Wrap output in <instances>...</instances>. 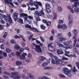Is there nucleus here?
Segmentation results:
<instances>
[{"label": "nucleus", "mask_w": 79, "mask_h": 79, "mask_svg": "<svg viewBox=\"0 0 79 79\" xmlns=\"http://www.w3.org/2000/svg\"><path fill=\"white\" fill-rule=\"evenodd\" d=\"M32 49H34V50L35 52H36L37 53H42V51L40 46L36 45L34 43H32L31 45Z\"/></svg>", "instance_id": "nucleus-1"}, {"label": "nucleus", "mask_w": 79, "mask_h": 79, "mask_svg": "<svg viewBox=\"0 0 79 79\" xmlns=\"http://www.w3.org/2000/svg\"><path fill=\"white\" fill-rule=\"evenodd\" d=\"M71 69L69 70L68 68H64L63 69V73L65 74V75L68 76L69 77H71Z\"/></svg>", "instance_id": "nucleus-2"}, {"label": "nucleus", "mask_w": 79, "mask_h": 79, "mask_svg": "<svg viewBox=\"0 0 79 79\" xmlns=\"http://www.w3.org/2000/svg\"><path fill=\"white\" fill-rule=\"evenodd\" d=\"M11 77L14 79H19L21 78V76L19 75V73L18 72H11Z\"/></svg>", "instance_id": "nucleus-3"}, {"label": "nucleus", "mask_w": 79, "mask_h": 79, "mask_svg": "<svg viewBox=\"0 0 79 79\" xmlns=\"http://www.w3.org/2000/svg\"><path fill=\"white\" fill-rule=\"evenodd\" d=\"M54 58L55 60H54L53 58H52V64H60V60H59V59L56 56H54Z\"/></svg>", "instance_id": "nucleus-4"}, {"label": "nucleus", "mask_w": 79, "mask_h": 79, "mask_svg": "<svg viewBox=\"0 0 79 79\" xmlns=\"http://www.w3.org/2000/svg\"><path fill=\"white\" fill-rule=\"evenodd\" d=\"M73 15H70L69 16V23L68 25L69 26H71L73 24Z\"/></svg>", "instance_id": "nucleus-5"}, {"label": "nucleus", "mask_w": 79, "mask_h": 79, "mask_svg": "<svg viewBox=\"0 0 79 79\" xmlns=\"http://www.w3.org/2000/svg\"><path fill=\"white\" fill-rule=\"evenodd\" d=\"M35 15H36L39 16H44L45 15V14L43 10H41L40 12H39L38 11H35Z\"/></svg>", "instance_id": "nucleus-6"}, {"label": "nucleus", "mask_w": 79, "mask_h": 79, "mask_svg": "<svg viewBox=\"0 0 79 79\" xmlns=\"http://www.w3.org/2000/svg\"><path fill=\"white\" fill-rule=\"evenodd\" d=\"M34 5L36 7V10L39 9V5L41 6H42V3H41V2H37V1H35L34 2Z\"/></svg>", "instance_id": "nucleus-7"}, {"label": "nucleus", "mask_w": 79, "mask_h": 79, "mask_svg": "<svg viewBox=\"0 0 79 79\" xmlns=\"http://www.w3.org/2000/svg\"><path fill=\"white\" fill-rule=\"evenodd\" d=\"M73 8H74V11L75 13H79V8L77 7V5L74 4L72 5Z\"/></svg>", "instance_id": "nucleus-8"}, {"label": "nucleus", "mask_w": 79, "mask_h": 79, "mask_svg": "<svg viewBox=\"0 0 79 79\" xmlns=\"http://www.w3.org/2000/svg\"><path fill=\"white\" fill-rule=\"evenodd\" d=\"M26 56H27V54L26 53H23V54L20 56L19 58L22 60H25L26 59Z\"/></svg>", "instance_id": "nucleus-9"}, {"label": "nucleus", "mask_w": 79, "mask_h": 79, "mask_svg": "<svg viewBox=\"0 0 79 79\" xmlns=\"http://www.w3.org/2000/svg\"><path fill=\"white\" fill-rule=\"evenodd\" d=\"M72 42L71 41V40H70L67 42L64 41L63 43V44L65 46H67V47H68V46H69L70 44H72Z\"/></svg>", "instance_id": "nucleus-10"}, {"label": "nucleus", "mask_w": 79, "mask_h": 79, "mask_svg": "<svg viewBox=\"0 0 79 79\" xmlns=\"http://www.w3.org/2000/svg\"><path fill=\"white\" fill-rule=\"evenodd\" d=\"M18 14L16 13H14L12 15V18H14L15 21H16V19L18 18Z\"/></svg>", "instance_id": "nucleus-11"}, {"label": "nucleus", "mask_w": 79, "mask_h": 79, "mask_svg": "<svg viewBox=\"0 0 79 79\" xmlns=\"http://www.w3.org/2000/svg\"><path fill=\"white\" fill-rule=\"evenodd\" d=\"M73 39H75L73 41V47H75V45L77 42V38H76V35H75L73 37Z\"/></svg>", "instance_id": "nucleus-12"}, {"label": "nucleus", "mask_w": 79, "mask_h": 79, "mask_svg": "<svg viewBox=\"0 0 79 79\" xmlns=\"http://www.w3.org/2000/svg\"><path fill=\"white\" fill-rule=\"evenodd\" d=\"M57 53L58 55H62L63 54V51L62 50L59 49L57 50Z\"/></svg>", "instance_id": "nucleus-13"}, {"label": "nucleus", "mask_w": 79, "mask_h": 79, "mask_svg": "<svg viewBox=\"0 0 79 79\" xmlns=\"http://www.w3.org/2000/svg\"><path fill=\"white\" fill-rule=\"evenodd\" d=\"M15 64L17 66H21L22 64V62L19 60H17L15 62Z\"/></svg>", "instance_id": "nucleus-14"}, {"label": "nucleus", "mask_w": 79, "mask_h": 79, "mask_svg": "<svg viewBox=\"0 0 79 79\" xmlns=\"http://www.w3.org/2000/svg\"><path fill=\"white\" fill-rule=\"evenodd\" d=\"M63 10V8L61 6H59L57 7V11L58 12H61Z\"/></svg>", "instance_id": "nucleus-15"}, {"label": "nucleus", "mask_w": 79, "mask_h": 79, "mask_svg": "<svg viewBox=\"0 0 79 79\" xmlns=\"http://www.w3.org/2000/svg\"><path fill=\"white\" fill-rule=\"evenodd\" d=\"M45 7L46 9H49L51 8V6L50 4L48 3H46Z\"/></svg>", "instance_id": "nucleus-16"}, {"label": "nucleus", "mask_w": 79, "mask_h": 79, "mask_svg": "<svg viewBox=\"0 0 79 79\" xmlns=\"http://www.w3.org/2000/svg\"><path fill=\"white\" fill-rule=\"evenodd\" d=\"M57 45L59 47H61V48H64V46L63 44L60 43H57Z\"/></svg>", "instance_id": "nucleus-17"}, {"label": "nucleus", "mask_w": 79, "mask_h": 79, "mask_svg": "<svg viewBox=\"0 0 79 79\" xmlns=\"http://www.w3.org/2000/svg\"><path fill=\"white\" fill-rule=\"evenodd\" d=\"M17 20L18 23H20L21 24L23 23V19L21 18H18L17 19Z\"/></svg>", "instance_id": "nucleus-18"}, {"label": "nucleus", "mask_w": 79, "mask_h": 79, "mask_svg": "<svg viewBox=\"0 0 79 79\" xmlns=\"http://www.w3.org/2000/svg\"><path fill=\"white\" fill-rule=\"evenodd\" d=\"M72 32H73L74 34L75 35H77V33H78V31H77V30L74 29V30H73L72 31Z\"/></svg>", "instance_id": "nucleus-19"}, {"label": "nucleus", "mask_w": 79, "mask_h": 79, "mask_svg": "<svg viewBox=\"0 0 79 79\" xmlns=\"http://www.w3.org/2000/svg\"><path fill=\"white\" fill-rule=\"evenodd\" d=\"M9 19L8 22L10 24H12V23H13V21H12V19L11 18V17H10V15L9 16Z\"/></svg>", "instance_id": "nucleus-20"}, {"label": "nucleus", "mask_w": 79, "mask_h": 79, "mask_svg": "<svg viewBox=\"0 0 79 79\" xmlns=\"http://www.w3.org/2000/svg\"><path fill=\"white\" fill-rule=\"evenodd\" d=\"M67 56L68 57H75V58L77 57L75 54H74L73 55L70 54V55H68Z\"/></svg>", "instance_id": "nucleus-21"}, {"label": "nucleus", "mask_w": 79, "mask_h": 79, "mask_svg": "<svg viewBox=\"0 0 79 79\" xmlns=\"http://www.w3.org/2000/svg\"><path fill=\"white\" fill-rule=\"evenodd\" d=\"M14 47L15 49H16V50H18L20 48V47L18 45L16 44L14 45Z\"/></svg>", "instance_id": "nucleus-22"}, {"label": "nucleus", "mask_w": 79, "mask_h": 79, "mask_svg": "<svg viewBox=\"0 0 79 79\" xmlns=\"http://www.w3.org/2000/svg\"><path fill=\"white\" fill-rule=\"evenodd\" d=\"M25 27L26 28H29V29H32V27H31V26L29 25L28 24L26 25L25 26Z\"/></svg>", "instance_id": "nucleus-23"}, {"label": "nucleus", "mask_w": 79, "mask_h": 79, "mask_svg": "<svg viewBox=\"0 0 79 79\" xmlns=\"http://www.w3.org/2000/svg\"><path fill=\"white\" fill-rule=\"evenodd\" d=\"M62 28L63 29H66L67 28V26L65 25V24H64L62 25Z\"/></svg>", "instance_id": "nucleus-24"}, {"label": "nucleus", "mask_w": 79, "mask_h": 79, "mask_svg": "<svg viewBox=\"0 0 79 79\" xmlns=\"http://www.w3.org/2000/svg\"><path fill=\"white\" fill-rule=\"evenodd\" d=\"M31 30H33V31H35V32H39V31H38V30L37 29V28L34 27H32V28Z\"/></svg>", "instance_id": "nucleus-25"}, {"label": "nucleus", "mask_w": 79, "mask_h": 79, "mask_svg": "<svg viewBox=\"0 0 79 79\" xmlns=\"http://www.w3.org/2000/svg\"><path fill=\"white\" fill-rule=\"evenodd\" d=\"M39 58L41 61H44V60L45 59V57L43 56H40Z\"/></svg>", "instance_id": "nucleus-26"}, {"label": "nucleus", "mask_w": 79, "mask_h": 79, "mask_svg": "<svg viewBox=\"0 0 79 79\" xmlns=\"http://www.w3.org/2000/svg\"><path fill=\"white\" fill-rule=\"evenodd\" d=\"M6 51L7 53H10L11 52V50L9 48H6Z\"/></svg>", "instance_id": "nucleus-27"}, {"label": "nucleus", "mask_w": 79, "mask_h": 79, "mask_svg": "<svg viewBox=\"0 0 79 79\" xmlns=\"http://www.w3.org/2000/svg\"><path fill=\"white\" fill-rule=\"evenodd\" d=\"M59 40L60 41H63L65 40V39L64 38H63V37L61 36V37L59 38Z\"/></svg>", "instance_id": "nucleus-28"}, {"label": "nucleus", "mask_w": 79, "mask_h": 79, "mask_svg": "<svg viewBox=\"0 0 79 79\" xmlns=\"http://www.w3.org/2000/svg\"><path fill=\"white\" fill-rule=\"evenodd\" d=\"M48 64V63L46 62H44V63H43L42 65L43 67H44V66H47Z\"/></svg>", "instance_id": "nucleus-29"}, {"label": "nucleus", "mask_w": 79, "mask_h": 79, "mask_svg": "<svg viewBox=\"0 0 79 79\" xmlns=\"http://www.w3.org/2000/svg\"><path fill=\"white\" fill-rule=\"evenodd\" d=\"M21 45L22 47H24L26 46V44L24 42L22 41L21 42Z\"/></svg>", "instance_id": "nucleus-30"}, {"label": "nucleus", "mask_w": 79, "mask_h": 79, "mask_svg": "<svg viewBox=\"0 0 79 79\" xmlns=\"http://www.w3.org/2000/svg\"><path fill=\"white\" fill-rule=\"evenodd\" d=\"M23 72L25 74H27V73H28L29 72V70L27 69L24 70H23Z\"/></svg>", "instance_id": "nucleus-31"}, {"label": "nucleus", "mask_w": 79, "mask_h": 79, "mask_svg": "<svg viewBox=\"0 0 79 79\" xmlns=\"http://www.w3.org/2000/svg\"><path fill=\"white\" fill-rule=\"evenodd\" d=\"M10 43L14 44H16V42H15V40L14 39H12L10 40Z\"/></svg>", "instance_id": "nucleus-32"}, {"label": "nucleus", "mask_w": 79, "mask_h": 79, "mask_svg": "<svg viewBox=\"0 0 79 79\" xmlns=\"http://www.w3.org/2000/svg\"><path fill=\"white\" fill-rule=\"evenodd\" d=\"M3 73L4 74H6V75H8V76H10V77H11V76H10V73H8V72H4Z\"/></svg>", "instance_id": "nucleus-33"}, {"label": "nucleus", "mask_w": 79, "mask_h": 79, "mask_svg": "<svg viewBox=\"0 0 79 79\" xmlns=\"http://www.w3.org/2000/svg\"><path fill=\"white\" fill-rule=\"evenodd\" d=\"M21 15L22 16H23V17H25L26 16H27V14H25L24 13H22L21 14Z\"/></svg>", "instance_id": "nucleus-34"}, {"label": "nucleus", "mask_w": 79, "mask_h": 79, "mask_svg": "<svg viewBox=\"0 0 79 79\" xmlns=\"http://www.w3.org/2000/svg\"><path fill=\"white\" fill-rule=\"evenodd\" d=\"M7 34H8L7 33V32H5L3 36V38H4V39H5L6 37L7 36Z\"/></svg>", "instance_id": "nucleus-35"}, {"label": "nucleus", "mask_w": 79, "mask_h": 79, "mask_svg": "<svg viewBox=\"0 0 79 79\" xmlns=\"http://www.w3.org/2000/svg\"><path fill=\"white\" fill-rule=\"evenodd\" d=\"M46 24L48 26H50V25H51V22L50 21L47 22L46 23Z\"/></svg>", "instance_id": "nucleus-36"}, {"label": "nucleus", "mask_w": 79, "mask_h": 79, "mask_svg": "<svg viewBox=\"0 0 79 79\" xmlns=\"http://www.w3.org/2000/svg\"><path fill=\"white\" fill-rule=\"evenodd\" d=\"M53 14L54 16V19H56V17H57V15H56V13L54 12L53 13Z\"/></svg>", "instance_id": "nucleus-37"}, {"label": "nucleus", "mask_w": 79, "mask_h": 79, "mask_svg": "<svg viewBox=\"0 0 79 79\" xmlns=\"http://www.w3.org/2000/svg\"><path fill=\"white\" fill-rule=\"evenodd\" d=\"M28 18L29 19H33V16L32 15H29L28 16Z\"/></svg>", "instance_id": "nucleus-38"}, {"label": "nucleus", "mask_w": 79, "mask_h": 79, "mask_svg": "<svg viewBox=\"0 0 79 79\" xmlns=\"http://www.w3.org/2000/svg\"><path fill=\"white\" fill-rule=\"evenodd\" d=\"M50 67H45L44 68V69H45V70H47V69H50Z\"/></svg>", "instance_id": "nucleus-39"}, {"label": "nucleus", "mask_w": 79, "mask_h": 79, "mask_svg": "<svg viewBox=\"0 0 79 79\" xmlns=\"http://www.w3.org/2000/svg\"><path fill=\"white\" fill-rule=\"evenodd\" d=\"M41 19H40V17H37L36 19V21H41Z\"/></svg>", "instance_id": "nucleus-40"}, {"label": "nucleus", "mask_w": 79, "mask_h": 79, "mask_svg": "<svg viewBox=\"0 0 79 79\" xmlns=\"http://www.w3.org/2000/svg\"><path fill=\"white\" fill-rule=\"evenodd\" d=\"M69 53H70V52L66 51L65 50V55H66V56H67L68 55H68V54H69Z\"/></svg>", "instance_id": "nucleus-41"}, {"label": "nucleus", "mask_w": 79, "mask_h": 79, "mask_svg": "<svg viewBox=\"0 0 79 79\" xmlns=\"http://www.w3.org/2000/svg\"><path fill=\"white\" fill-rule=\"evenodd\" d=\"M52 3H56L58 2L57 0H52L51 1Z\"/></svg>", "instance_id": "nucleus-42"}, {"label": "nucleus", "mask_w": 79, "mask_h": 79, "mask_svg": "<svg viewBox=\"0 0 79 79\" xmlns=\"http://www.w3.org/2000/svg\"><path fill=\"white\" fill-rule=\"evenodd\" d=\"M14 37L15 39H20L21 38V36H18L17 35H15L14 36Z\"/></svg>", "instance_id": "nucleus-43"}, {"label": "nucleus", "mask_w": 79, "mask_h": 79, "mask_svg": "<svg viewBox=\"0 0 79 79\" xmlns=\"http://www.w3.org/2000/svg\"><path fill=\"white\" fill-rule=\"evenodd\" d=\"M19 35V36L20 37V38L21 37L23 41H24V42H26V40H25V39L23 37V36L20 35Z\"/></svg>", "instance_id": "nucleus-44"}, {"label": "nucleus", "mask_w": 79, "mask_h": 79, "mask_svg": "<svg viewBox=\"0 0 79 79\" xmlns=\"http://www.w3.org/2000/svg\"><path fill=\"white\" fill-rule=\"evenodd\" d=\"M16 54L17 55V56H20V55L21 54L19 52H17L16 53Z\"/></svg>", "instance_id": "nucleus-45"}, {"label": "nucleus", "mask_w": 79, "mask_h": 79, "mask_svg": "<svg viewBox=\"0 0 79 79\" xmlns=\"http://www.w3.org/2000/svg\"><path fill=\"white\" fill-rule=\"evenodd\" d=\"M3 56L6 57L7 56V54L5 52H4L3 53Z\"/></svg>", "instance_id": "nucleus-46"}, {"label": "nucleus", "mask_w": 79, "mask_h": 79, "mask_svg": "<svg viewBox=\"0 0 79 79\" xmlns=\"http://www.w3.org/2000/svg\"><path fill=\"white\" fill-rule=\"evenodd\" d=\"M40 27L42 29H43V30H45V26L41 25Z\"/></svg>", "instance_id": "nucleus-47"}, {"label": "nucleus", "mask_w": 79, "mask_h": 79, "mask_svg": "<svg viewBox=\"0 0 79 79\" xmlns=\"http://www.w3.org/2000/svg\"><path fill=\"white\" fill-rule=\"evenodd\" d=\"M3 77L4 79H9V77H8V76H6V75H3Z\"/></svg>", "instance_id": "nucleus-48"}, {"label": "nucleus", "mask_w": 79, "mask_h": 79, "mask_svg": "<svg viewBox=\"0 0 79 79\" xmlns=\"http://www.w3.org/2000/svg\"><path fill=\"white\" fill-rule=\"evenodd\" d=\"M59 76L62 78H64L65 77V76L61 74H59Z\"/></svg>", "instance_id": "nucleus-49"}, {"label": "nucleus", "mask_w": 79, "mask_h": 79, "mask_svg": "<svg viewBox=\"0 0 79 79\" xmlns=\"http://www.w3.org/2000/svg\"><path fill=\"white\" fill-rule=\"evenodd\" d=\"M22 78L23 79H29V78L27 77H25V76H23Z\"/></svg>", "instance_id": "nucleus-50"}, {"label": "nucleus", "mask_w": 79, "mask_h": 79, "mask_svg": "<svg viewBox=\"0 0 79 79\" xmlns=\"http://www.w3.org/2000/svg\"><path fill=\"white\" fill-rule=\"evenodd\" d=\"M75 64H77V66L78 69L79 70V62H76L75 63Z\"/></svg>", "instance_id": "nucleus-51"}, {"label": "nucleus", "mask_w": 79, "mask_h": 79, "mask_svg": "<svg viewBox=\"0 0 79 79\" xmlns=\"http://www.w3.org/2000/svg\"><path fill=\"white\" fill-rule=\"evenodd\" d=\"M19 51L20 52H23V51H24V49H23V48H19Z\"/></svg>", "instance_id": "nucleus-52"}, {"label": "nucleus", "mask_w": 79, "mask_h": 79, "mask_svg": "<svg viewBox=\"0 0 79 79\" xmlns=\"http://www.w3.org/2000/svg\"><path fill=\"white\" fill-rule=\"evenodd\" d=\"M76 72H77V69H73V72L74 74H75V73H76Z\"/></svg>", "instance_id": "nucleus-53"}, {"label": "nucleus", "mask_w": 79, "mask_h": 79, "mask_svg": "<svg viewBox=\"0 0 79 79\" xmlns=\"http://www.w3.org/2000/svg\"><path fill=\"white\" fill-rule=\"evenodd\" d=\"M15 31H16L17 32V33H19L20 32V30L19 29H15Z\"/></svg>", "instance_id": "nucleus-54"}, {"label": "nucleus", "mask_w": 79, "mask_h": 79, "mask_svg": "<svg viewBox=\"0 0 79 79\" xmlns=\"http://www.w3.org/2000/svg\"><path fill=\"white\" fill-rule=\"evenodd\" d=\"M26 61L27 62V63H29V62L31 61V60L29 59H27L26 60Z\"/></svg>", "instance_id": "nucleus-55"}, {"label": "nucleus", "mask_w": 79, "mask_h": 79, "mask_svg": "<svg viewBox=\"0 0 79 79\" xmlns=\"http://www.w3.org/2000/svg\"><path fill=\"white\" fill-rule=\"evenodd\" d=\"M62 60H68V58H66L64 57H62Z\"/></svg>", "instance_id": "nucleus-56"}, {"label": "nucleus", "mask_w": 79, "mask_h": 79, "mask_svg": "<svg viewBox=\"0 0 79 79\" xmlns=\"http://www.w3.org/2000/svg\"><path fill=\"white\" fill-rule=\"evenodd\" d=\"M47 12L48 13H51V10H50V8L49 9H47Z\"/></svg>", "instance_id": "nucleus-57"}, {"label": "nucleus", "mask_w": 79, "mask_h": 79, "mask_svg": "<svg viewBox=\"0 0 79 79\" xmlns=\"http://www.w3.org/2000/svg\"><path fill=\"white\" fill-rule=\"evenodd\" d=\"M4 2L6 3V4H8L9 3V1L8 0H4Z\"/></svg>", "instance_id": "nucleus-58"}, {"label": "nucleus", "mask_w": 79, "mask_h": 79, "mask_svg": "<svg viewBox=\"0 0 79 79\" xmlns=\"http://www.w3.org/2000/svg\"><path fill=\"white\" fill-rule=\"evenodd\" d=\"M29 77L31 79H34V76L33 75H31Z\"/></svg>", "instance_id": "nucleus-59"}, {"label": "nucleus", "mask_w": 79, "mask_h": 79, "mask_svg": "<svg viewBox=\"0 0 79 79\" xmlns=\"http://www.w3.org/2000/svg\"><path fill=\"white\" fill-rule=\"evenodd\" d=\"M3 18V16L2 15V14H0V19H2Z\"/></svg>", "instance_id": "nucleus-60"}, {"label": "nucleus", "mask_w": 79, "mask_h": 79, "mask_svg": "<svg viewBox=\"0 0 79 79\" xmlns=\"http://www.w3.org/2000/svg\"><path fill=\"white\" fill-rule=\"evenodd\" d=\"M3 44H2L0 46L1 49H4V47H3Z\"/></svg>", "instance_id": "nucleus-61"}, {"label": "nucleus", "mask_w": 79, "mask_h": 79, "mask_svg": "<svg viewBox=\"0 0 79 79\" xmlns=\"http://www.w3.org/2000/svg\"><path fill=\"white\" fill-rule=\"evenodd\" d=\"M53 37L52 36H51L49 38L50 40H53Z\"/></svg>", "instance_id": "nucleus-62"}, {"label": "nucleus", "mask_w": 79, "mask_h": 79, "mask_svg": "<svg viewBox=\"0 0 79 79\" xmlns=\"http://www.w3.org/2000/svg\"><path fill=\"white\" fill-rule=\"evenodd\" d=\"M51 32H52V35H54L55 31H54V30H52L51 31Z\"/></svg>", "instance_id": "nucleus-63"}, {"label": "nucleus", "mask_w": 79, "mask_h": 79, "mask_svg": "<svg viewBox=\"0 0 79 79\" xmlns=\"http://www.w3.org/2000/svg\"><path fill=\"white\" fill-rule=\"evenodd\" d=\"M63 23V20H60L59 21V24H61V23Z\"/></svg>", "instance_id": "nucleus-64"}]
</instances>
